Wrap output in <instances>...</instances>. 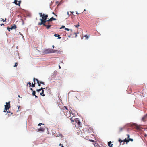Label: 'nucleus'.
Returning <instances> with one entry per match:
<instances>
[{
  "label": "nucleus",
  "instance_id": "22",
  "mask_svg": "<svg viewBox=\"0 0 147 147\" xmlns=\"http://www.w3.org/2000/svg\"><path fill=\"white\" fill-rule=\"evenodd\" d=\"M74 115L73 114H72V117H71V118H70V119L71 120V121H74V119H73V116Z\"/></svg>",
  "mask_w": 147,
  "mask_h": 147
},
{
  "label": "nucleus",
  "instance_id": "45",
  "mask_svg": "<svg viewBox=\"0 0 147 147\" xmlns=\"http://www.w3.org/2000/svg\"><path fill=\"white\" fill-rule=\"evenodd\" d=\"M7 113H10V111L9 110L8 111H7Z\"/></svg>",
  "mask_w": 147,
  "mask_h": 147
},
{
  "label": "nucleus",
  "instance_id": "21",
  "mask_svg": "<svg viewBox=\"0 0 147 147\" xmlns=\"http://www.w3.org/2000/svg\"><path fill=\"white\" fill-rule=\"evenodd\" d=\"M40 94L41 96H45V94H44L43 92H42L40 93Z\"/></svg>",
  "mask_w": 147,
  "mask_h": 147
},
{
  "label": "nucleus",
  "instance_id": "24",
  "mask_svg": "<svg viewBox=\"0 0 147 147\" xmlns=\"http://www.w3.org/2000/svg\"><path fill=\"white\" fill-rule=\"evenodd\" d=\"M118 141L120 142V144L121 143V142H123V141L121 139H119Z\"/></svg>",
  "mask_w": 147,
  "mask_h": 147
},
{
  "label": "nucleus",
  "instance_id": "49",
  "mask_svg": "<svg viewBox=\"0 0 147 147\" xmlns=\"http://www.w3.org/2000/svg\"><path fill=\"white\" fill-rule=\"evenodd\" d=\"M35 96V97H36V98H38L37 96H36V95H35V96Z\"/></svg>",
  "mask_w": 147,
  "mask_h": 147
},
{
  "label": "nucleus",
  "instance_id": "12",
  "mask_svg": "<svg viewBox=\"0 0 147 147\" xmlns=\"http://www.w3.org/2000/svg\"><path fill=\"white\" fill-rule=\"evenodd\" d=\"M56 19L54 18L53 17L47 20V21H52L53 20H56Z\"/></svg>",
  "mask_w": 147,
  "mask_h": 147
},
{
  "label": "nucleus",
  "instance_id": "58",
  "mask_svg": "<svg viewBox=\"0 0 147 147\" xmlns=\"http://www.w3.org/2000/svg\"><path fill=\"white\" fill-rule=\"evenodd\" d=\"M147 136V135H146V134L145 135V136Z\"/></svg>",
  "mask_w": 147,
  "mask_h": 147
},
{
  "label": "nucleus",
  "instance_id": "13",
  "mask_svg": "<svg viewBox=\"0 0 147 147\" xmlns=\"http://www.w3.org/2000/svg\"><path fill=\"white\" fill-rule=\"evenodd\" d=\"M38 130L39 131L43 132L45 130V129L43 128L40 127Z\"/></svg>",
  "mask_w": 147,
  "mask_h": 147
},
{
  "label": "nucleus",
  "instance_id": "19",
  "mask_svg": "<svg viewBox=\"0 0 147 147\" xmlns=\"http://www.w3.org/2000/svg\"><path fill=\"white\" fill-rule=\"evenodd\" d=\"M47 23H46V24H52V23L51 22V21H47Z\"/></svg>",
  "mask_w": 147,
  "mask_h": 147
},
{
  "label": "nucleus",
  "instance_id": "15",
  "mask_svg": "<svg viewBox=\"0 0 147 147\" xmlns=\"http://www.w3.org/2000/svg\"><path fill=\"white\" fill-rule=\"evenodd\" d=\"M54 36L56 37H58V39H61V37H59V36H60L59 35H57L56 34H55L54 35Z\"/></svg>",
  "mask_w": 147,
  "mask_h": 147
},
{
  "label": "nucleus",
  "instance_id": "34",
  "mask_svg": "<svg viewBox=\"0 0 147 147\" xmlns=\"http://www.w3.org/2000/svg\"><path fill=\"white\" fill-rule=\"evenodd\" d=\"M84 36L86 38V39H88V36L87 35H85Z\"/></svg>",
  "mask_w": 147,
  "mask_h": 147
},
{
  "label": "nucleus",
  "instance_id": "46",
  "mask_svg": "<svg viewBox=\"0 0 147 147\" xmlns=\"http://www.w3.org/2000/svg\"><path fill=\"white\" fill-rule=\"evenodd\" d=\"M3 112H6V111L5 110H4L3 111Z\"/></svg>",
  "mask_w": 147,
  "mask_h": 147
},
{
  "label": "nucleus",
  "instance_id": "20",
  "mask_svg": "<svg viewBox=\"0 0 147 147\" xmlns=\"http://www.w3.org/2000/svg\"><path fill=\"white\" fill-rule=\"evenodd\" d=\"M42 90V87L40 89L37 90L36 91L38 92H39L40 91Z\"/></svg>",
  "mask_w": 147,
  "mask_h": 147
},
{
  "label": "nucleus",
  "instance_id": "39",
  "mask_svg": "<svg viewBox=\"0 0 147 147\" xmlns=\"http://www.w3.org/2000/svg\"><path fill=\"white\" fill-rule=\"evenodd\" d=\"M77 34H78V33H75V37H77Z\"/></svg>",
  "mask_w": 147,
  "mask_h": 147
},
{
  "label": "nucleus",
  "instance_id": "14",
  "mask_svg": "<svg viewBox=\"0 0 147 147\" xmlns=\"http://www.w3.org/2000/svg\"><path fill=\"white\" fill-rule=\"evenodd\" d=\"M124 127H119V132H121L124 129Z\"/></svg>",
  "mask_w": 147,
  "mask_h": 147
},
{
  "label": "nucleus",
  "instance_id": "51",
  "mask_svg": "<svg viewBox=\"0 0 147 147\" xmlns=\"http://www.w3.org/2000/svg\"><path fill=\"white\" fill-rule=\"evenodd\" d=\"M60 146H62L63 145L61 144H60L59 145Z\"/></svg>",
  "mask_w": 147,
  "mask_h": 147
},
{
  "label": "nucleus",
  "instance_id": "27",
  "mask_svg": "<svg viewBox=\"0 0 147 147\" xmlns=\"http://www.w3.org/2000/svg\"><path fill=\"white\" fill-rule=\"evenodd\" d=\"M35 84H36V83H34V84H33V83L32 82L31 86H32L33 87H34L35 86Z\"/></svg>",
  "mask_w": 147,
  "mask_h": 147
},
{
  "label": "nucleus",
  "instance_id": "55",
  "mask_svg": "<svg viewBox=\"0 0 147 147\" xmlns=\"http://www.w3.org/2000/svg\"><path fill=\"white\" fill-rule=\"evenodd\" d=\"M58 3V1L56 2V3Z\"/></svg>",
  "mask_w": 147,
  "mask_h": 147
},
{
  "label": "nucleus",
  "instance_id": "38",
  "mask_svg": "<svg viewBox=\"0 0 147 147\" xmlns=\"http://www.w3.org/2000/svg\"><path fill=\"white\" fill-rule=\"evenodd\" d=\"M45 89V88H43L42 87V90H41L42 91V92H44V89Z\"/></svg>",
  "mask_w": 147,
  "mask_h": 147
},
{
  "label": "nucleus",
  "instance_id": "26",
  "mask_svg": "<svg viewBox=\"0 0 147 147\" xmlns=\"http://www.w3.org/2000/svg\"><path fill=\"white\" fill-rule=\"evenodd\" d=\"M40 84H42L43 85H45V83L43 82L42 81H39V82Z\"/></svg>",
  "mask_w": 147,
  "mask_h": 147
},
{
  "label": "nucleus",
  "instance_id": "31",
  "mask_svg": "<svg viewBox=\"0 0 147 147\" xmlns=\"http://www.w3.org/2000/svg\"><path fill=\"white\" fill-rule=\"evenodd\" d=\"M80 26V25L79 24V23H78V24L76 25H75V26L76 27H77V28H78Z\"/></svg>",
  "mask_w": 147,
  "mask_h": 147
},
{
  "label": "nucleus",
  "instance_id": "11",
  "mask_svg": "<svg viewBox=\"0 0 147 147\" xmlns=\"http://www.w3.org/2000/svg\"><path fill=\"white\" fill-rule=\"evenodd\" d=\"M88 140L90 141L93 142V144L94 146H95L96 144V141H95L93 140H92V139H88Z\"/></svg>",
  "mask_w": 147,
  "mask_h": 147
},
{
  "label": "nucleus",
  "instance_id": "30",
  "mask_svg": "<svg viewBox=\"0 0 147 147\" xmlns=\"http://www.w3.org/2000/svg\"><path fill=\"white\" fill-rule=\"evenodd\" d=\"M88 130H90V132H92L93 131L92 129L91 128H89V129H88Z\"/></svg>",
  "mask_w": 147,
  "mask_h": 147
},
{
  "label": "nucleus",
  "instance_id": "32",
  "mask_svg": "<svg viewBox=\"0 0 147 147\" xmlns=\"http://www.w3.org/2000/svg\"><path fill=\"white\" fill-rule=\"evenodd\" d=\"M89 136H86L85 137V139H87V140H88V139H89Z\"/></svg>",
  "mask_w": 147,
  "mask_h": 147
},
{
  "label": "nucleus",
  "instance_id": "35",
  "mask_svg": "<svg viewBox=\"0 0 147 147\" xmlns=\"http://www.w3.org/2000/svg\"><path fill=\"white\" fill-rule=\"evenodd\" d=\"M44 125L43 124H42V123H39L38 125V126H40L41 125Z\"/></svg>",
  "mask_w": 147,
  "mask_h": 147
},
{
  "label": "nucleus",
  "instance_id": "52",
  "mask_svg": "<svg viewBox=\"0 0 147 147\" xmlns=\"http://www.w3.org/2000/svg\"><path fill=\"white\" fill-rule=\"evenodd\" d=\"M52 47H53V48H54V45H53V46H52Z\"/></svg>",
  "mask_w": 147,
  "mask_h": 147
},
{
  "label": "nucleus",
  "instance_id": "8",
  "mask_svg": "<svg viewBox=\"0 0 147 147\" xmlns=\"http://www.w3.org/2000/svg\"><path fill=\"white\" fill-rule=\"evenodd\" d=\"M46 23H43V24H42L44 26H45L46 27V28L47 29H49L50 28V27L52 26L51 24H45Z\"/></svg>",
  "mask_w": 147,
  "mask_h": 147
},
{
  "label": "nucleus",
  "instance_id": "9",
  "mask_svg": "<svg viewBox=\"0 0 147 147\" xmlns=\"http://www.w3.org/2000/svg\"><path fill=\"white\" fill-rule=\"evenodd\" d=\"M21 3V1H18L17 0H14V3L16 5H18L19 6H20V4Z\"/></svg>",
  "mask_w": 147,
  "mask_h": 147
},
{
  "label": "nucleus",
  "instance_id": "37",
  "mask_svg": "<svg viewBox=\"0 0 147 147\" xmlns=\"http://www.w3.org/2000/svg\"><path fill=\"white\" fill-rule=\"evenodd\" d=\"M28 83V84H29L30 87L31 86L32 84H31V83L30 82H29Z\"/></svg>",
  "mask_w": 147,
  "mask_h": 147
},
{
  "label": "nucleus",
  "instance_id": "62",
  "mask_svg": "<svg viewBox=\"0 0 147 147\" xmlns=\"http://www.w3.org/2000/svg\"><path fill=\"white\" fill-rule=\"evenodd\" d=\"M34 83H35V82H34Z\"/></svg>",
  "mask_w": 147,
  "mask_h": 147
},
{
  "label": "nucleus",
  "instance_id": "48",
  "mask_svg": "<svg viewBox=\"0 0 147 147\" xmlns=\"http://www.w3.org/2000/svg\"><path fill=\"white\" fill-rule=\"evenodd\" d=\"M4 25V24H3V23H2L1 24V25L2 26V25Z\"/></svg>",
  "mask_w": 147,
  "mask_h": 147
},
{
  "label": "nucleus",
  "instance_id": "61",
  "mask_svg": "<svg viewBox=\"0 0 147 147\" xmlns=\"http://www.w3.org/2000/svg\"><path fill=\"white\" fill-rule=\"evenodd\" d=\"M55 15V16H57V15Z\"/></svg>",
  "mask_w": 147,
  "mask_h": 147
},
{
  "label": "nucleus",
  "instance_id": "36",
  "mask_svg": "<svg viewBox=\"0 0 147 147\" xmlns=\"http://www.w3.org/2000/svg\"><path fill=\"white\" fill-rule=\"evenodd\" d=\"M15 64L14 65V67H16L17 66V64H18V63L17 62L15 63Z\"/></svg>",
  "mask_w": 147,
  "mask_h": 147
},
{
  "label": "nucleus",
  "instance_id": "1",
  "mask_svg": "<svg viewBox=\"0 0 147 147\" xmlns=\"http://www.w3.org/2000/svg\"><path fill=\"white\" fill-rule=\"evenodd\" d=\"M71 110L69 111L65 106L63 107L61 110V112H63L67 117H70L71 116Z\"/></svg>",
  "mask_w": 147,
  "mask_h": 147
},
{
  "label": "nucleus",
  "instance_id": "60",
  "mask_svg": "<svg viewBox=\"0 0 147 147\" xmlns=\"http://www.w3.org/2000/svg\"><path fill=\"white\" fill-rule=\"evenodd\" d=\"M13 113H11V114H13Z\"/></svg>",
  "mask_w": 147,
  "mask_h": 147
},
{
  "label": "nucleus",
  "instance_id": "40",
  "mask_svg": "<svg viewBox=\"0 0 147 147\" xmlns=\"http://www.w3.org/2000/svg\"><path fill=\"white\" fill-rule=\"evenodd\" d=\"M65 27V26H62L60 28V29H61L62 28H64Z\"/></svg>",
  "mask_w": 147,
  "mask_h": 147
},
{
  "label": "nucleus",
  "instance_id": "5",
  "mask_svg": "<svg viewBox=\"0 0 147 147\" xmlns=\"http://www.w3.org/2000/svg\"><path fill=\"white\" fill-rule=\"evenodd\" d=\"M10 101H9L8 102H6V105H5V107L4 108V110L7 111V109H9V108L10 107Z\"/></svg>",
  "mask_w": 147,
  "mask_h": 147
},
{
  "label": "nucleus",
  "instance_id": "53",
  "mask_svg": "<svg viewBox=\"0 0 147 147\" xmlns=\"http://www.w3.org/2000/svg\"><path fill=\"white\" fill-rule=\"evenodd\" d=\"M18 97H20V96L19 95H18Z\"/></svg>",
  "mask_w": 147,
  "mask_h": 147
},
{
  "label": "nucleus",
  "instance_id": "42",
  "mask_svg": "<svg viewBox=\"0 0 147 147\" xmlns=\"http://www.w3.org/2000/svg\"><path fill=\"white\" fill-rule=\"evenodd\" d=\"M37 83L38 84V85L39 86H40V84H40L39 82H38V83Z\"/></svg>",
  "mask_w": 147,
  "mask_h": 147
},
{
  "label": "nucleus",
  "instance_id": "2",
  "mask_svg": "<svg viewBox=\"0 0 147 147\" xmlns=\"http://www.w3.org/2000/svg\"><path fill=\"white\" fill-rule=\"evenodd\" d=\"M40 16L42 18V19H40V20L41 21L40 22H39L38 24L39 25H42L43 23H46L47 21V19L48 16V15H45L44 14H42V13H40Z\"/></svg>",
  "mask_w": 147,
  "mask_h": 147
},
{
  "label": "nucleus",
  "instance_id": "41",
  "mask_svg": "<svg viewBox=\"0 0 147 147\" xmlns=\"http://www.w3.org/2000/svg\"><path fill=\"white\" fill-rule=\"evenodd\" d=\"M65 29L66 30H67V31H69L70 30L69 29L67 28H66Z\"/></svg>",
  "mask_w": 147,
  "mask_h": 147
},
{
  "label": "nucleus",
  "instance_id": "23",
  "mask_svg": "<svg viewBox=\"0 0 147 147\" xmlns=\"http://www.w3.org/2000/svg\"><path fill=\"white\" fill-rule=\"evenodd\" d=\"M1 21H3V22H4L6 21V19L5 18V20H4V19H3V18H1Z\"/></svg>",
  "mask_w": 147,
  "mask_h": 147
},
{
  "label": "nucleus",
  "instance_id": "3",
  "mask_svg": "<svg viewBox=\"0 0 147 147\" xmlns=\"http://www.w3.org/2000/svg\"><path fill=\"white\" fill-rule=\"evenodd\" d=\"M57 51V50H53L52 49H48L44 50L43 51V53L44 54H48L55 53Z\"/></svg>",
  "mask_w": 147,
  "mask_h": 147
},
{
  "label": "nucleus",
  "instance_id": "54",
  "mask_svg": "<svg viewBox=\"0 0 147 147\" xmlns=\"http://www.w3.org/2000/svg\"><path fill=\"white\" fill-rule=\"evenodd\" d=\"M67 14H68V15H69V12H67Z\"/></svg>",
  "mask_w": 147,
  "mask_h": 147
},
{
  "label": "nucleus",
  "instance_id": "44",
  "mask_svg": "<svg viewBox=\"0 0 147 147\" xmlns=\"http://www.w3.org/2000/svg\"><path fill=\"white\" fill-rule=\"evenodd\" d=\"M30 90H31V91H34L33 90V89L32 88H30Z\"/></svg>",
  "mask_w": 147,
  "mask_h": 147
},
{
  "label": "nucleus",
  "instance_id": "50",
  "mask_svg": "<svg viewBox=\"0 0 147 147\" xmlns=\"http://www.w3.org/2000/svg\"><path fill=\"white\" fill-rule=\"evenodd\" d=\"M20 107L19 106H18V109H19Z\"/></svg>",
  "mask_w": 147,
  "mask_h": 147
},
{
  "label": "nucleus",
  "instance_id": "4",
  "mask_svg": "<svg viewBox=\"0 0 147 147\" xmlns=\"http://www.w3.org/2000/svg\"><path fill=\"white\" fill-rule=\"evenodd\" d=\"M75 121L76 122L78 126V127H81L82 125L80 121L79 120L78 118L74 119Z\"/></svg>",
  "mask_w": 147,
  "mask_h": 147
},
{
  "label": "nucleus",
  "instance_id": "18",
  "mask_svg": "<svg viewBox=\"0 0 147 147\" xmlns=\"http://www.w3.org/2000/svg\"><path fill=\"white\" fill-rule=\"evenodd\" d=\"M34 82H35V80H36V81H37V83L39 82V81L38 80V79H36L35 78H34L33 79Z\"/></svg>",
  "mask_w": 147,
  "mask_h": 147
},
{
  "label": "nucleus",
  "instance_id": "59",
  "mask_svg": "<svg viewBox=\"0 0 147 147\" xmlns=\"http://www.w3.org/2000/svg\"><path fill=\"white\" fill-rule=\"evenodd\" d=\"M53 14H54V12H53Z\"/></svg>",
  "mask_w": 147,
  "mask_h": 147
},
{
  "label": "nucleus",
  "instance_id": "33",
  "mask_svg": "<svg viewBox=\"0 0 147 147\" xmlns=\"http://www.w3.org/2000/svg\"><path fill=\"white\" fill-rule=\"evenodd\" d=\"M128 140H129V141H133V140L132 139L130 138H128Z\"/></svg>",
  "mask_w": 147,
  "mask_h": 147
},
{
  "label": "nucleus",
  "instance_id": "10",
  "mask_svg": "<svg viewBox=\"0 0 147 147\" xmlns=\"http://www.w3.org/2000/svg\"><path fill=\"white\" fill-rule=\"evenodd\" d=\"M134 127L136 128L137 129H140V125H138L136 124H134Z\"/></svg>",
  "mask_w": 147,
  "mask_h": 147
},
{
  "label": "nucleus",
  "instance_id": "57",
  "mask_svg": "<svg viewBox=\"0 0 147 147\" xmlns=\"http://www.w3.org/2000/svg\"><path fill=\"white\" fill-rule=\"evenodd\" d=\"M59 68H61V67H60V66H59Z\"/></svg>",
  "mask_w": 147,
  "mask_h": 147
},
{
  "label": "nucleus",
  "instance_id": "7",
  "mask_svg": "<svg viewBox=\"0 0 147 147\" xmlns=\"http://www.w3.org/2000/svg\"><path fill=\"white\" fill-rule=\"evenodd\" d=\"M127 138H126L123 140V144H124V142L127 143L129 142V140H128V138H129L130 135L129 134H127Z\"/></svg>",
  "mask_w": 147,
  "mask_h": 147
},
{
  "label": "nucleus",
  "instance_id": "43",
  "mask_svg": "<svg viewBox=\"0 0 147 147\" xmlns=\"http://www.w3.org/2000/svg\"><path fill=\"white\" fill-rule=\"evenodd\" d=\"M19 34L20 35H22V36H23L22 34L20 32H19Z\"/></svg>",
  "mask_w": 147,
  "mask_h": 147
},
{
  "label": "nucleus",
  "instance_id": "6",
  "mask_svg": "<svg viewBox=\"0 0 147 147\" xmlns=\"http://www.w3.org/2000/svg\"><path fill=\"white\" fill-rule=\"evenodd\" d=\"M141 120L144 122H145L147 121V113L142 118Z\"/></svg>",
  "mask_w": 147,
  "mask_h": 147
},
{
  "label": "nucleus",
  "instance_id": "16",
  "mask_svg": "<svg viewBox=\"0 0 147 147\" xmlns=\"http://www.w3.org/2000/svg\"><path fill=\"white\" fill-rule=\"evenodd\" d=\"M16 26L14 24L13 26H11V28L13 29H16Z\"/></svg>",
  "mask_w": 147,
  "mask_h": 147
},
{
  "label": "nucleus",
  "instance_id": "17",
  "mask_svg": "<svg viewBox=\"0 0 147 147\" xmlns=\"http://www.w3.org/2000/svg\"><path fill=\"white\" fill-rule=\"evenodd\" d=\"M111 141H110L109 142H108V146H109L110 147H111L113 145V144H111Z\"/></svg>",
  "mask_w": 147,
  "mask_h": 147
},
{
  "label": "nucleus",
  "instance_id": "56",
  "mask_svg": "<svg viewBox=\"0 0 147 147\" xmlns=\"http://www.w3.org/2000/svg\"><path fill=\"white\" fill-rule=\"evenodd\" d=\"M61 147H64V146H63V145H62Z\"/></svg>",
  "mask_w": 147,
  "mask_h": 147
},
{
  "label": "nucleus",
  "instance_id": "28",
  "mask_svg": "<svg viewBox=\"0 0 147 147\" xmlns=\"http://www.w3.org/2000/svg\"><path fill=\"white\" fill-rule=\"evenodd\" d=\"M7 29L9 31H10V29H11V30H12L13 29L11 28H11H9V27H8L7 28Z\"/></svg>",
  "mask_w": 147,
  "mask_h": 147
},
{
  "label": "nucleus",
  "instance_id": "25",
  "mask_svg": "<svg viewBox=\"0 0 147 147\" xmlns=\"http://www.w3.org/2000/svg\"><path fill=\"white\" fill-rule=\"evenodd\" d=\"M36 92L35 91H33L32 93V94L33 96H35Z\"/></svg>",
  "mask_w": 147,
  "mask_h": 147
},
{
  "label": "nucleus",
  "instance_id": "47",
  "mask_svg": "<svg viewBox=\"0 0 147 147\" xmlns=\"http://www.w3.org/2000/svg\"><path fill=\"white\" fill-rule=\"evenodd\" d=\"M71 13L72 14H73V13H74V12H71Z\"/></svg>",
  "mask_w": 147,
  "mask_h": 147
},
{
  "label": "nucleus",
  "instance_id": "29",
  "mask_svg": "<svg viewBox=\"0 0 147 147\" xmlns=\"http://www.w3.org/2000/svg\"><path fill=\"white\" fill-rule=\"evenodd\" d=\"M95 147H100V146L98 145L97 143H96V145L95 146Z\"/></svg>",
  "mask_w": 147,
  "mask_h": 147
}]
</instances>
